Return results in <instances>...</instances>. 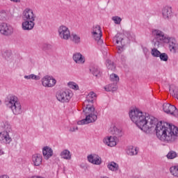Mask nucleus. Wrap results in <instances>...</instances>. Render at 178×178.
I'll return each mask as SVG.
<instances>
[{
    "mask_svg": "<svg viewBox=\"0 0 178 178\" xmlns=\"http://www.w3.org/2000/svg\"><path fill=\"white\" fill-rule=\"evenodd\" d=\"M6 17H8V13L5 10H2L0 11V20L3 21L6 20Z\"/></svg>",
    "mask_w": 178,
    "mask_h": 178,
    "instance_id": "e433bc0d",
    "label": "nucleus"
},
{
    "mask_svg": "<svg viewBox=\"0 0 178 178\" xmlns=\"http://www.w3.org/2000/svg\"><path fill=\"white\" fill-rule=\"evenodd\" d=\"M106 66L107 69L111 70V72H115V70L116 69V65H115V63L111 60H106Z\"/></svg>",
    "mask_w": 178,
    "mask_h": 178,
    "instance_id": "bb28decb",
    "label": "nucleus"
},
{
    "mask_svg": "<svg viewBox=\"0 0 178 178\" xmlns=\"http://www.w3.org/2000/svg\"><path fill=\"white\" fill-rule=\"evenodd\" d=\"M60 156L61 159H65V161H70V159H72V153H70V151H69V149H65L60 153Z\"/></svg>",
    "mask_w": 178,
    "mask_h": 178,
    "instance_id": "4be33fe9",
    "label": "nucleus"
},
{
    "mask_svg": "<svg viewBox=\"0 0 178 178\" xmlns=\"http://www.w3.org/2000/svg\"><path fill=\"white\" fill-rule=\"evenodd\" d=\"M67 86L69 88H71L72 90H74L75 91H77V90L79 89V85L74 81L68 82Z\"/></svg>",
    "mask_w": 178,
    "mask_h": 178,
    "instance_id": "2f4dec72",
    "label": "nucleus"
},
{
    "mask_svg": "<svg viewBox=\"0 0 178 178\" xmlns=\"http://www.w3.org/2000/svg\"><path fill=\"white\" fill-rule=\"evenodd\" d=\"M41 83L45 88H52L56 86V79L53 76L46 75L42 78Z\"/></svg>",
    "mask_w": 178,
    "mask_h": 178,
    "instance_id": "1a4fd4ad",
    "label": "nucleus"
},
{
    "mask_svg": "<svg viewBox=\"0 0 178 178\" xmlns=\"http://www.w3.org/2000/svg\"><path fill=\"white\" fill-rule=\"evenodd\" d=\"M59 38L64 41H68L71 38L70 29L65 25H60L57 29Z\"/></svg>",
    "mask_w": 178,
    "mask_h": 178,
    "instance_id": "0eeeda50",
    "label": "nucleus"
},
{
    "mask_svg": "<svg viewBox=\"0 0 178 178\" xmlns=\"http://www.w3.org/2000/svg\"><path fill=\"white\" fill-rule=\"evenodd\" d=\"M24 78L25 79V80H35V81H38V80H40V76L35 75L34 74L25 75Z\"/></svg>",
    "mask_w": 178,
    "mask_h": 178,
    "instance_id": "c756f323",
    "label": "nucleus"
},
{
    "mask_svg": "<svg viewBox=\"0 0 178 178\" xmlns=\"http://www.w3.org/2000/svg\"><path fill=\"white\" fill-rule=\"evenodd\" d=\"M10 2H14V3H20V0H10Z\"/></svg>",
    "mask_w": 178,
    "mask_h": 178,
    "instance_id": "c03bdc74",
    "label": "nucleus"
},
{
    "mask_svg": "<svg viewBox=\"0 0 178 178\" xmlns=\"http://www.w3.org/2000/svg\"><path fill=\"white\" fill-rule=\"evenodd\" d=\"M72 97H73V92L70 90L57 92L56 94V99L62 104L69 102L72 99Z\"/></svg>",
    "mask_w": 178,
    "mask_h": 178,
    "instance_id": "423d86ee",
    "label": "nucleus"
},
{
    "mask_svg": "<svg viewBox=\"0 0 178 178\" xmlns=\"http://www.w3.org/2000/svg\"><path fill=\"white\" fill-rule=\"evenodd\" d=\"M170 172L172 176L178 178V165L171 166L170 168Z\"/></svg>",
    "mask_w": 178,
    "mask_h": 178,
    "instance_id": "c85d7f7f",
    "label": "nucleus"
},
{
    "mask_svg": "<svg viewBox=\"0 0 178 178\" xmlns=\"http://www.w3.org/2000/svg\"><path fill=\"white\" fill-rule=\"evenodd\" d=\"M131 120L145 133L156 131L157 138L163 143L173 144L177 140L178 127L168 122H160L154 116L143 113L138 108H133L129 113Z\"/></svg>",
    "mask_w": 178,
    "mask_h": 178,
    "instance_id": "f257e3e1",
    "label": "nucleus"
},
{
    "mask_svg": "<svg viewBox=\"0 0 178 178\" xmlns=\"http://www.w3.org/2000/svg\"><path fill=\"white\" fill-rule=\"evenodd\" d=\"M126 152L129 156H134V155L138 154V149L134 146H129L126 149Z\"/></svg>",
    "mask_w": 178,
    "mask_h": 178,
    "instance_id": "5701e85b",
    "label": "nucleus"
},
{
    "mask_svg": "<svg viewBox=\"0 0 178 178\" xmlns=\"http://www.w3.org/2000/svg\"><path fill=\"white\" fill-rule=\"evenodd\" d=\"M170 91H172L174 97L178 99V88L175 87V88H173V86H170Z\"/></svg>",
    "mask_w": 178,
    "mask_h": 178,
    "instance_id": "58836bf2",
    "label": "nucleus"
},
{
    "mask_svg": "<svg viewBox=\"0 0 178 178\" xmlns=\"http://www.w3.org/2000/svg\"><path fill=\"white\" fill-rule=\"evenodd\" d=\"M72 59L77 65H84L86 63V57L81 53L74 54Z\"/></svg>",
    "mask_w": 178,
    "mask_h": 178,
    "instance_id": "a211bd4d",
    "label": "nucleus"
},
{
    "mask_svg": "<svg viewBox=\"0 0 178 178\" xmlns=\"http://www.w3.org/2000/svg\"><path fill=\"white\" fill-rule=\"evenodd\" d=\"M79 130V128L77 127H72L70 129V131L74 132L77 131Z\"/></svg>",
    "mask_w": 178,
    "mask_h": 178,
    "instance_id": "a19ab883",
    "label": "nucleus"
},
{
    "mask_svg": "<svg viewBox=\"0 0 178 178\" xmlns=\"http://www.w3.org/2000/svg\"><path fill=\"white\" fill-rule=\"evenodd\" d=\"M113 42L114 44H121V45H123V34L117 33L113 38Z\"/></svg>",
    "mask_w": 178,
    "mask_h": 178,
    "instance_id": "393cba45",
    "label": "nucleus"
},
{
    "mask_svg": "<svg viewBox=\"0 0 178 178\" xmlns=\"http://www.w3.org/2000/svg\"><path fill=\"white\" fill-rule=\"evenodd\" d=\"M91 34L92 38L97 42L99 45L103 44L104 41L101 39L102 38V30L99 25H94L91 29Z\"/></svg>",
    "mask_w": 178,
    "mask_h": 178,
    "instance_id": "6e6552de",
    "label": "nucleus"
},
{
    "mask_svg": "<svg viewBox=\"0 0 178 178\" xmlns=\"http://www.w3.org/2000/svg\"><path fill=\"white\" fill-rule=\"evenodd\" d=\"M106 91H116L118 90L117 83H110L104 87Z\"/></svg>",
    "mask_w": 178,
    "mask_h": 178,
    "instance_id": "cd10ccee",
    "label": "nucleus"
},
{
    "mask_svg": "<svg viewBox=\"0 0 178 178\" xmlns=\"http://www.w3.org/2000/svg\"><path fill=\"white\" fill-rule=\"evenodd\" d=\"M150 54L154 58H159V56L161 55V52L156 48L152 49Z\"/></svg>",
    "mask_w": 178,
    "mask_h": 178,
    "instance_id": "473e14b6",
    "label": "nucleus"
},
{
    "mask_svg": "<svg viewBox=\"0 0 178 178\" xmlns=\"http://www.w3.org/2000/svg\"><path fill=\"white\" fill-rule=\"evenodd\" d=\"M1 127L4 129L0 132V144L9 145L12 143V126L9 122L4 120L1 122Z\"/></svg>",
    "mask_w": 178,
    "mask_h": 178,
    "instance_id": "20e7f679",
    "label": "nucleus"
},
{
    "mask_svg": "<svg viewBox=\"0 0 178 178\" xmlns=\"http://www.w3.org/2000/svg\"><path fill=\"white\" fill-rule=\"evenodd\" d=\"M152 34L154 37V39L153 40L154 46L156 48H159L161 42L165 44L166 41L170 38V36L165 35V33L159 29H154L152 31Z\"/></svg>",
    "mask_w": 178,
    "mask_h": 178,
    "instance_id": "39448f33",
    "label": "nucleus"
},
{
    "mask_svg": "<svg viewBox=\"0 0 178 178\" xmlns=\"http://www.w3.org/2000/svg\"><path fill=\"white\" fill-rule=\"evenodd\" d=\"M88 161L93 165H101L102 159L98 154H90L88 156Z\"/></svg>",
    "mask_w": 178,
    "mask_h": 178,
    "instance_id": "aec40b11",
    "label": "nucleus"
},
{
    "mask_svg": "<svg viewBox=\"0 0 178 178\" xmlns=\"http://www.w3.org/2000/svg\"><path fill=\"white\" fill-rule=\"evenodd\" d=\"M107 168L108 170H111V172H118V170H119V164L111 161L107 165Z\"/></svg>",
    "mask_w": 178,
    "mask_h": 178,
    "instance_id": "b1692460",
    "label": "nucleus"
},
{
    "mask_svg": "<svg viewBox=\"0 0 178 178\" xmlns=\"http://www.w3.org/2000/svg\"><path fill=\"white\" fill-rule=\"evenodd\" d=\"M97 98V94L94 92H90L87 96L83 104V114L85 118L77 122V124H90L97 122L98 119L97 113L95 111V108L92 106L94 100Z\"/></svg>",
    "mask_w": 178,
    "mask_h": 178,
    "instance_id": "f03ea898",
    "label": "nucleus"
},
{
    "mask_svg": "<svg viewBox=\"0 0 178 178\" xmlns=\"http://www.w3.org/2000/svg\"><path fill=\"white\" fill-rule=\"evenodd\" d=\"M72 41L74 42V44H80L81 38H80V35L76 34V33H72L71 34Z\"/></svg>",
    "mask_w": 178,
    "mask_h": 178,
    "instance_id": "7c9ffc66",
    "label": "nucleus"
},
{
    "mask_svg": "<svg viewBox=\"0 0 178 178\" xmlns=\"http://www.w3.org/2000/svg\"><path fill=\"white\" fill-rule=\"evenodd\" d=\"M143 51L145 55H147V54H148V48L143 47Z\"/></svg>",
    "mask_w": 178,
    "mask_h": 178,
    "instance_id": "37998d69",
    "label": "nucleus"
},
{
    "mask_svg": "<svg viewBox=\"0 0 178 178\" xmlns=\"http://www.w3.org/2000/svg\"><path fill=\"white\" fill-rule=\"evenodd\" d=\"M42 152L43 157L44 159H46V161H48L49 158H51V156H54V150L49 146H44L42 149Z\"/></svg>",
    "mask_w": 178,
    "mask_h": 178,
    "instance_id": "6ab92c4d",
    "label": "nucleus"
},
{
    "mask_svg": "<svg viewBox=\"0 0 178 178\" xmlns=\"http://www.w3.org/2000/svg\"><path fill=\"white\" fill-rule=\"evenodd\" d=\"M24 21L22 24V29L24 31H30V30H33L34 26H35V23L34 21H30L28 19H24Z\"/></svg>",
    "mask_w": 178,
    "mask_h": 178,
    "instance_id": "f3484780",
    "label": "nucleus"
},
{
    "mask_svg": "<svg viewBox=\"0 0 178 178\" xmlns=\"http://www.w3.org/2000/svg\"><path fill=\"white\" fill-rule=\"evenodd\" d=\"M6 106L10 109L14 116H19L23 114V106L19 97L15 95H8L4 101Z\"/></svg>",
    "mask_w": 178,
    "mask_h": 178,
    "instance_id": "7ed1b4c3",
    "label": "nucleus"
},
{
    "mask_svg": "<svg viewBox=\"0 0 178 178\" xmlns=\"http://www.w3.org/2000/svg\"><path fill=\"white\" fill-rule=\"evenodd\" d=\"M0 33L3 35H12L13 34V26L6 22L0 23Z\"/></svg>",
    "mask_w": 178,
    "mask_h": 178,
    "instance_id": "f8f14e48",
    "label": "nucleus"
},
{
    "mask_svg": "<svg viewBox=\"0 0 178 178\" xmlns=\"http://www.w3.org/2000/svg\"><path fill=\"white\" fill-rule=\"evenodd\" d=\"M90 72L93 76H95V77H99V76H101V72L99 71V68H98L95 65H92L90 67Z\"/></svg>",
    "mask_w": 178,
    "mask_h": 178,
    "instance_id": "a878e982",
    "label": "nucleus"
},
{
    "mask_svg": "<svg viewBox=\"0 0 178 178\" xmlns=\"http://www.w3.org/2000/svg\"><path fill=\"white\" fill-rule=\"evenodd\" d=\"M2 105V100H0V106Z\"/></svg>",
    "mask_w": 178,
    "mask_h": 178,
    "instance_id": "de8ad7c7",
    "label": "nucleus"
},
{
    "mask_svg": "<svg viewBox=\"0 0 178 178\" xmlns=\"http://www.w3.org/2000/svg\"><path fill=\"white\" fill-rule=\"evenodd\" d=\"M109 131L113 136H116L117 137H122L123 136V131H122V128H119L114 124L111 125Z\"/></svg>",
    "mask_w": 178,
    "mask_h": 178,
    "instance_id": "412c9836",
    "label": "nucleus"
},
{
    "mask_svg": "<svg viewBox=\"0 0 178 178\" xmlns=\"http://www.w3.org/2000/svg\"><path fill=\"white\" fill-rule=\"evenodd\" d=\"M4 58L6 60H10L12 59V53L10 51H6L4 53Z\"/></svg>",
    "mask_w": 178,
    "mask_h": 178,
    "instance_id": "ea45409f",
    "label": "nucleus"
},
{
    "mask_svg": "<svg viewBox=\"0 0 178 178\" xmlns=\"http://www.w3.org/2000/svg\"><path fill=\"white\" fill-rule=\"evenodd\" d=\"M103 143L108 147H116L118 145V137L116 136H106L104 138Z\"/></svg>",
    "mask_w": 178,
    "mask_h": 178,
    "instance_id": "2eb2a0df",
    "label": "nucleus"
},
{
    "mask_svg": "<svg viewBox=\"0 0 178 178\" xmlns=\"http://www.w3.org/2000/svg\"><path fill=\"white\" fill-rule=\"evenodd\" d=\"M42 154L40 153H35L31 156L32 165L33 166L39 167L42 165Z\"/></svg>",
    "mask_w": 178,
    "mask_h": 178,
    "instance_id": "dca6fc26",
    "label": "nucleus"
},
{
    "mask_svg": "<svg viewBox=\"0 0 178 178\" xmlns=\"http://www.w3.org/2000/svg\"><path fill=\"white\" fill-rule=\"evenodd\" d=\"M0 178H9V176L6 175H3L0 176Z\"/></svg>",
    "mask_w": 178,
    "mask_h": 178,
    "instance_id": "a18cd8bd",
    "label": "nucleus"
},
{
    "mask_svg": "<svg viewBox=\"0 0 178 178\" xmlns=\"http://www.w3.org/2000/svg\"><path fill=\"white\" fill-rule=\"evenodd\" d=\"M22 19L23 20L35 22V19H37V15H35L33 9L30 8H26L22 12Z\"/></svg>",
    "mask_w": 178,
    "mask_h": 178,
    "instance_id": "9b49d317",
    "label": "nucleus"
},
{
    "mask_svg": "<svg viewBox=\"0 0 178 178\" xmlns=\"http://www.w3.org/2000/svg\"><path fill=\"white\" fill-rule=\"evenodd\" d=\"M163 109L168 115H173L176 118H178V110L176 106L171 105L169 103H165L163 105Z\"/></svg>",
    "mask_w": 178,
    "mask_h": 178,
    "instance_id": "ddd939ff",
    "label": "nucleus"
},
{
    "mask_svg": "<svg viewBox=\"0 0 178 178\" xmlns=\"http://www.w3.org/2000/svg\"><path fill=\"white\" fill-rule=\"evenodd\" d=\"M165 44H168L170 54L176 55L178 54V42L173 37H170Z\"/></svg>",
    "mask_w": 178,
    "mask_h": 178,
    "instance_id": "9d476101",
    "label": "nucleus"
},
{
    "mask_svg": "<svg viewBox=\"0 0 178 178\" xmlns=\"http://www.w3.org/2000/svg\"><path fill=\"white\" fill-rule=\"evenodd\" d=\"M3 154H5V152L2 151V149H0V156L1 155H3Z\"/></svg>",
    "mask_w": 178,
    "mask_h": 178,
    "instance_id": "49530a36",
    "label": "nucleus"
},
{
    "mask_svg": "<svg viewBox=\"0 0 178 178\" xmlns=\"http://www.w3.org/2000/svg\"><path fill=\"white\" fill-rule=\"evenodd\" d=\"M110 80L114 84H118V83L119 82V76L115 74H111L110 75Z\"/></svg>",
    "mask_w": 178,
    "mask_h": 178,
    "instance_id": "c9c22d12",
    "label": "nucleus"
},
{
    "mask_svg": "<svg viewBox=\"0 0 178 178\" xmlns=\"http://www.w3.org/2000/svg\"><path fill=\"white\" fill-rule=\"evenodd\" d=\"M166 156L168 159H175V158H177V153L171 150L167 154Z\"/></svg>",
    "mask_w": 178,
    "mask_h": 178,
    "instance_id": "f704fd0d",
    "label": "nucleus"
},
{
    "mask_svg": "<svg viewBox=\"0 0 178 178\" xmlns=\"http://www.w3.org/2000/svg\"><path fill=\"white\" fill-rule=\"evenodd\" d=\"M162 17L164 20H170L173 17V12L172 7L165 6L161 8Z\"/></svg>",
    "mask_w": 178,
    "mask_h": 178,
    "instance_id": "4468645a",
    "label": "nucleus"
},
{
    "mask_svg": "<svg viewBox=\"0 0 178 178\" xmlns=\"http://www.w3.org/2000/svg\"><path fill=\"white\" fill-rule=\"evenodd\" d=\"M118 52L119 54H122V52H123V47H122V46H118Z\"/></svg>",
    "mask_w": 178,
    "mask_h": 178,
    "instance_id": "79ce46f5",
    "label": "nucleus"
},
{
    "mask_svg": "<svg viewBox=\"0 0 178 178\" xmlns=\"http://www.w3.org/2000/svg\"><path fill=\"white\" fill-rule=\"evenodd\" d=\"M159 58L161 62H168L169 60V56L166 53H161Z\"/></svg>",
    "mask_w": 178,
    "mask_h": 178,
    "instance_id": "72a5a7b5",
    "label": "nucleus"
},
{
    "mask_svg": "<svg viewBox=\"0 0 178 178\" xmlns=\"http://www.w3.org/2000/svg\"><path fill=\"white\" fill-rule=\"evenodd\" d=\"M111 20L114 22L115 24H120L122 23V18L119 16L112 17Z\"/></svg>",
    "mask_w": 178,
    "mask_h": 178,
    "instance_id": "4c0bfd02",
    "label": "nucleus"
}]
</instances>
